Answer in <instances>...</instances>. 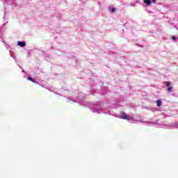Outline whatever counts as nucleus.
<instances>
[{
  "label": "nucleus",
  "mask_w": 178,
  "mask_h": 178,
  "mask_svg": "<svg viewBox=\"0 0 178 178\" xmlns=\"http://www.w3.org/2000/svg\"><path fill=\"white\" fill-rule=\"evenodd\" d=\"M120 118V119H124V120H130V117L124 113H121Z\"/></svg>",
  "instance_id": "f257e3e1"
},
{
  "label": "nucleus",
  "mask_w": 178,
  "mask_h": 178,
  "mask_svg": "<svg viewBox=\"0 0 178 178\" xmlns=\"http://www.w3.org/2000/svg\"><path fill=\"white\" fill-rule=\"evenodd\" d=\"M18 45L22 47H26V42H22V41H18Z\"/></svg>",
  "instance_id": "f03ea898"
},
{
  "label": "nucleus",
  "mask_w": 178,
  "mask_h": 178,
  "mask_svg": "<svg viewBox=\"0 0 178 178\" xmlns=\"http://www.w3.org/2000/svg\"><path fill=\"white\" fill-rule=\"evenodd\" d=\"M144 2H145V3H146V5H147V6H149V5H151L152 3L151 0H144Z\"/></svg>",
  "instance_id": "7ed1b4c3"
},
{
  "label": "nucleus",
  "mask_w": 178,
  "mask_h": 178,
  "mask_svg": "<svg viewBox=\"0 0 178 178\" xmlns=\"http://www.w3.org/2000/svg\"><path fill=\"white\" fill-rule=\"evenodd\" d=\"M157 106H162V102L161 100L156 101Z\"/></svg>",
  "instance_id": "20e7f679"
},
{
  "label": "nucleus",
  "mask_w": 178,
  "mask_h": 178,
  "mask_svg": "<svg viewBox=\"0 0 178 178\" xmlns=\"http://www.w3.org/2000/svg\"><path fill=\"white\" fill-rule=\"evenodd\" d=\"M27 80H29V81H32L33 83H35V81H34V79H33V78L31 76L28 77Z\"/></svg>",
  "instance_id": "39448f33"
},
{
  "label": "nucleus",
  "mask_w": 178,
  "mask_h": 178,
  "mask_svg": "<svg viewBox=\"0 0 178 178\" xmlns=\"http://www.w3.org/2000/svg\"><path fill=\"white\" fill-rule=\"evenodd\" d=\"M173 90V86H171L167 89L168 92H170V91Z\"/></svg>",
  "instance_id": "423d86ee"
},
{
  "label": "nucleus",
  "mask_w": 178,
  "mask_h": 178,
  "mask_svg": "<svg viewBox=\"0 0 178 178\" xmlns=\"http://www.w3.org/2000/svg\"><path fill=\"white\" fill-rule=\"evenodd\" d=\"M166 83V87H170L171 83L169 81L165 82Z\"/></svg>",
  "instance_id": "0eeeda50"
},
{
  "label": "nucleus",
  "mask_w": 178,
  "mask_h": 178,
  "mask_svg": "<svg viewBox=\"0 0 178 178\" xmlns=\"http://www.w3.org/2000/svg\"><path fill=\"white\" fill-rule=\"evenodd\" d=\"M177 38L175 36H172V40H177Z\"/></svg>",
  "instance_id": "6e6552de"
},
{
  "label": "nucleus",
  "mask_w": 178,
  "mask_h": 178,
  "mask_svg": "<svg viewBox=\"0 0 178 178\" xmlns=\"http://www.w3.org/2000/svg\"><path fill=\"white\" fill-rule=\"evenodd\" d=\"M153 3H156V0H152Z\"/></svg>",
  "instance_id": "1a4fd4ad"
},
{
  "label": "nucleus",
  "mask_w": 178,
  "mask_h": 178,
  "mask_svg": "<svg viewBox=\"0 0 178 178\" xmlns=\"http://www.w3.org/2000/svg\"><path fill=\"white\" fill-rule=\"evenodd\" d=\"M111 12H113V13L115 12V8H112Z\"/></svg>",
  "instance_id": "9d476101"
}]
</instances>
